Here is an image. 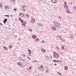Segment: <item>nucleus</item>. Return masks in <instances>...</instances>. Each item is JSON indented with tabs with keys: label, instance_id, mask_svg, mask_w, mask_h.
<instances>
[{
	"label": "nucleus",
	"instance_id": "nucleus-55",
	"mask_svg": "<svg viewBox=\"0 0 76 76\" xmlns=\"http://www.w3.org/2000/svg\"><path fill=\"white\" fill-rule=\"evenodd\" d=\"M58 27H59L60 28V25L59 24H58Z\"/></svg>",
	"mask_w": 76,
	"mask_h": 76
},
{
	"label": "nucleus",
	"instance_id": "nucleus-30",
	"mask_svg": "<svg viewBox=\"0 0 76 76\" xmlns=\"http://www.w3.org/2000/svg\"><path fill=\"white\" fill-rule=\"evenodd\" d=\"M15 1H14L13 0L11 1V2L12 3H15Z\"/></svg>",
	"mask_w": 76,
	"mask_h": 76
},
{
	"label": "nucleus",
	"instance_id": "nucleus-57",
	"mask_svg": "<svg viewBox=\"0 0 76 76\" xmlns=\"http://www.w3.org/2000/svg\"><path fill=\"white\" fill-rule=\"evenodd\" d=\"M70 4H71L72 5V4H73V3H72V2H70Z\"/></svg>",
	"mask_w": 76,
	"mask_h": 76
},
{
	"label": "nucleus",
	"instance_id": "nucleus-5",
	"mask_svg": "<svg viewBox=\"0 0 76 76\" xmlns=\"http://www.w3.org/2000/svg\"><path fill=\"white\" fill-rule=\"evenodd\" d=\"M19 15L21 17H23V16H24V14L22 13H19Z\"/></svg>",
	"mask_w": 76,
	"mask_h": 76
},
{
	"label": "nucleus",
	"instance_id": "nucleus-44",
	"mask_svg": "<svg viewBox=\"0 0 76 76\" xmlns=\"http://www.w3.org/2000/svg\"><path fill=\"white\" fill-rule=\"evenodd\" d=\"M10 16H11V18H13V15H10Z\"/></svg>",
	"mask_w": 76,
	"mask_h": 76
},
{
	"label": "nucleus",
	"instance_id": "nucleus-31",
	"mask_svg": "<svg viewBox=\"0 0 76 76\" xmlns=\"http://www.w3.org/2000/svg\"><path fill=\"white\" fill-rule=\"evenodd\" d=\"M57 53H56V52H53V54H55L56 55V54H57Z\"/></svg>",
	"mask_w": 76,
	"mask_h": 76
},
{
	"label": "nucleus",
	"instance_id": "nucleus-34",
	"mask_svg": "<svg viewBox=\"0 0 76 76\" xmlns=\"http://www.w3.org/2000/svg\"><path fill=\"white\" fill-rule=\"evenodd\" d=\"M21 59V58L20 57H19L18 58V60H20Z\"/></svg>",
	"mask_w": 76,
	"mask_h": 76
},
{
	"label": "nucleus",
	"instance_id": "nucleus-6",
	"mask_svg": "<svg viewBox=\"0 0 76 76\" xmlns=\"http://www.w3.org/2000/svg\"><path fill=\"white\" fill-rule=\"evenodd\" d=\"M19 20H20V21L21 23H22L23 22V21H24V20L21 19V18H20V17L19 18Z\"/></svg>",
	"mask_w": 76,
	"mask_h": 76
},
{
	"label": "nucleus",
	"instance_id": "nucleus-19",
	"mask_svg": "<svg viewBox=\"0 0 76 76\" xmlns=\"http://www.w3.org/2000/svg\"><path fill=\"white\" fill-rule=\"evenodd\" d=\"M32 38H33L34 39H35V38H36V35H33L32 36Z\"/></svg>",
	"mask_w": 76,
	"mask_h": 76
},
{
	"label": "nucleus",
	"instance_id": "nucleus-42",
	"mask_svg": "<svg viewBox=\"0 0 76 76\" xmlns=\"http://www.w3.org/2000/svg\"><path fill=\"white\" fill-rule=\"evenodd\" d=\"M66 9H68V6H67V4H66Z\"/></svg>",
	"mask_w": 76,
	"mask_h": 76
},
{
	"label": "nucleus",
	"instance_id": "nucleus-64",
	"mask_svg": "<svg viewBox=\"0 0 76 76\" xmlns=\"http://www.w3.org/2000/svg\"><path fill=\"white\" fill-rule=\"evenodd\" d=\"M34 76H37V75H34Z\"/></svg>",
	"mask_w": 76,
	"mask_h": 76
},
{
	"label": "nucleus",
	"instance_id": "nucleus-7",
	"mask_svg": "<svg viewBox=\"0 0 76 76\" xmlns=\"http://www.w3.org/2000/svg\"><path fill=\"white\" fill-rule=\"evenodd\" d=\"M28 51L29 52L28 53L29 54H30V55H31V53H32V52H31V50H30V49H28Z\"/></svg>",
	"mask_w": 76,
	"mask_h": 76
},
{
	"label": "nucleus",
	"instance_id": "nucleus-63",
	"mask_svg": "<svg viewBox=\"0 0 76 76\" xmlns=\"http://www.w3.org/2000/svg\"><path fill=\"white\" fill-rule=\"evenodd\" d=\"M54 24L55 25H56V23H54Z\"/></svg>",
	"mask_w": 76,
	"mask_h": 76
},
{
	"label": "nucleus",
	"instance_id": "nucleus-14",
	"mask_svg": "<svg viewBox=\"0 0 76 76\" xmlns=\"http://www.w3.org/2000/svg\"><path fill=\"white\" fill-rule=\"evenodd\" d=\"M17 63L18 65H19V66H20V67H22V66H21L22 65L21 64H20V63H21L17 62Z\"/></svg>",
	"mask_w": 76,
	"mask_h": 76
},
{
	"label": "nucleus",
	"instance_id": "nucleus-33",
	"mask_svg": "<svg viewBox=\"0 0 76 76\" xmlns=\"http://www.w3.org/2000/svg\"><path fill=\"white\" fill-rule=\"evenodd\" d=\"M22 23H23V24H24V23H26V21H23Z\"/></svg>",
	"mask_w": 76,
	"mask_h": 76
},
{
	"label": "nucleus",
	"instance_id": "nucleus-4",
	"mask_svg": "<svg viewBox=\"0 0 76 76\" xmlns=\"http://www.w3.org/2000/svg\"><path fill=\"white\" fill-rule=\"evenodd\" d=\"M74 38V36H73V35L72 34H71L70 36V39H73Z\"/></svg>",
	"mask_w": 76,
	"mask_h": 76
},
{
	"label": "nucleus",
	"instance_id": "nucleus-38",
	"mask_svg": "<svg viewBox=\"0 0 76 76\" xmlns=\"http://www.w3.org/2000/svg\"><path fill=\"white\" fill-rule=\"evenodd\" d=\"M61 17H59V18H58V19H59V20H61Z\"/></svg>",
	"mask_w": 76,
	"mask_h": 76
},
{
	"label": "nucleus",
	"instance_id": "nucleus-60",
	"mask_svg": "<svg viewBox=\"0 0 76 76\" xmlns=\"http://www.w3.org/2000/svg\"><path fill=\"white\" fill-rule=\"evenodd\" d=\"M64 7H66V5H64Z\"/></svg>",
	"mask_w": 76,
	"mask_h": 76
},
{
	"label": "nucleus",
	"instance_id": "nucleus-29",
	"mask_svg": "<svg viewBox=\"0 0 76 76\" xmlns=\"http://www.w3.org/2000/svg\"><path fill=\"white\" fill-rule=\"evenodd\" d=\"M46 61H48V58H47V56H46Z\"/></svg>",
	"mask_w": 76,
	"mask_h": 76
},
{
	"label": "nucleus",
	"instance_id": "nucleus-50",
	"mask_svg": "<svg viewBox=\"0 0 76 76\" xmlns=\"http://www.w3.org/2000/svg\"><path fill=\"white\" fill-rule=\"evenodd\" d=\"M0 25H2V26H4L1 23H0Z\"/></svg>",
	"mask_w": 76,
	"mask_h": 76
},
{
	"label": "nucleus",
	"instance_id": "nucleus-41",
	"mask_svg": "<svg viewBox=\"0 0 76 76\" xmlns=\"http://www.w3.org/2000/svg\"><path fill=\"white\" fill-rule=\"evenodd\" d=\"M27 58H28L30 60H31V58H30L28 57V56L27 57Z\"/></svg>",
	"mask_w": 76,
	"mask_h": 76
},
{
	"label": "nucleus",
	"instance_id": "nucleus-27",
	"mask_svg": "<svg viewBox=\"0 0 76 76\" xmlns=\"http://www.w3.org/2000/svg\"><path fill=\"white\" fill-rule=\"evenodd\" d=\"M53 62H54L55 63H56L57 62V60L54 59L53 60Z\"/></svg>",
	"mask_w": 76,
	"mask_h": 76
},
{
	"label": "nucleus",
	"instance_id": "nucleus-15",
	"mask_svg": "<svg viewBox=\"0 0 76 76\" xmlns=\"http://www.w3.org/2000/svg\"><path fill=\"white\" fill-rule=\"evenodd\" d=\"M55 55H56V57H58V58H59L60 57V55H59V54H58V53H57Z\"/></svg>",
	"mask_w": 76,
	"mask_h": 76
},
{
	"label": "nucleus",
	"instance_id": "nucleus-36",
	"mask_svg": "<svg viewBox=\"0 0 76 76\" xmlns=\"http://www.w3.org/2000/svg\"><path fill=\"white\" fill-rule=\"evenodd\" d=\"M26 16L27 18H29V15H28V14H26Z\"/></svg>",
	"mask_w": 76,
	"mask_h": 76
},
{
	"label": "nucleus",
	"instance_id": "nucleus-37",
	"mask_svg": "<svg viewBox=\"0 0 76 76\" xmlns=\"http://www.w3.org/2000/svg\"><path fill=\"white\" fill-rule=\"evenodd\" d=\"M14 11H16V10H17V9L15 8L14 9Z\"/></svg>",
	"mask_w": 76,
	"mask_h": 76
},
{
	"label": "nucleus",
	"instance_id": "nucleus-58",
	"mask_svg": "<svg viewBox=\"0 0 76 76\" xmlns=\"http://www.w3.org/2000/svg\"><path fill=\"white\" fill-rule=\"evenodd\" d=\"M74 9H76V7H74Z\"/></svg>",
	"mask_w": 76,
	"mask_h": 76
},
{
	"label": "nucleus",
	"instance_id": "nucleus-51",
	"mask_svg": "<svg viewBox=\"0 0 76 76\" xmlns=\"http://www.w3.org/2000/svg\"><path fill=\"white\" fill-rule=\"evenodd\" d=\"M56 48H57V49H58H58H59V48H58L57 47H56Z\"/></svg>",
	"mask_w": 76,
	"mask_h": 76
},
{
	"label": "nucleus",
	"instance_id": "nucleus-43",
	"mask_svg": "<svg viewBox=\"0 0 76 76\" xmlns=\"http://www.w3.org/2000/svg\"><path fill=\"white\" fill-rule=\"evenodd\" d=\"M32 63H35V61L33 60L32 61Z\"/></svg>",
	"mask_w": 76,
	"mask_h": 76
},
{
	"label": "nucleus",
	"instance_id": "nucleus-28",
	"mask_svg": "<svg viewBox=\"0 0 76 76\" xmlns=\"http://www.w3.org/2000/svg\"><path fill=\"white\" fill-rule=\"evenodd\" d=\"M23 12H25L26 11V10H25V8H23Z\"/></svg>",
	"mask_w": 76,
	"mask_h": 76
},
{
	"label": "nucleus",
	"instance_id": "nucleus-61",
	"mask_svg": "<svg viewBox=\"0 0 76 76\" xmlns=\"http://www.w3.org/2000/svg\"><path fill=\"white\" fill-rule=\"evenodd\" d=\"M14 1H16V0H13Z\"/></svg>",
	"mask_w": 76,
	"mask_h": 76
},
{
	"label": "nucleus",
	"instance_id": "nucleus-11",
	"mask_svg": "<svg viewBox=\"0 0 76 76\" xmlns=\"http://www.w3.org/2000/svg\"><path fill=\"white\" fill-rule=\"evenodd\" d=\"M12 46H13L12 45H10L8 47V48H12Z\"/></svg>",
	"mask_w": 76,
	"mask_h": 76
},
{
	"label": "nucleus",
	"instance_id": "nucleus-23",
	"mask_svg": "<svg viewBox=\"0 0 76 76\" xmlns=\"http://www.w3.org/2000/svg\"><path fill=\"white\" fill-rule=\"evenodd\" d=\"M60 62H61V60H59L57 61H56V62L57 63H60Z\"/></svg>",
	"mask_w": 76,
	"mask_h": 76
},
{
	"label": "nucleus",
	"instance_id": "nucleus-9",
	"mask_svg": "<svg viewBox=\"0 0 76 76\" xmlns=\"http://www.w3.org/2000/svg\"><path fill=\"white\" fill-rule=\"evenodd\" d=\"M52 29L53 31H56V28L54 27H52Z\"/></svg>",
	"mask_w": 76,
	"mask_h": 76
},
{
	"label": "nucleus",
	"instance_id": "nucleus-54",
	"mask_svg": "<svg viewBox=\"0 0 76 76\" xmlns=\"http://www.w3.org/2000/svg\"><path fill=\"white\" fill-rule=\"evenodd\" d=\"M42 66L41 65V66H39V67H40V68H41L42 67Z\"/></svg>",
	"mask_w": 76,
	"mask_h": 76
},
{
	"label": "nucleus",
	"instance_id": "nucleus-53",
	"mask_svg": "<svg viewBox=\"0 0 76 76\" xmlns=\"http://www.w3.org/2000/svg\"><path fill=\"white\" fill-rule=\"evenodd\" d=\"M53 23H57V22H56L54 21H53Z\"/></svg>",
	"mask_w": 76,
	"mask_h": 76
},
{
	"label": "nucleus",
	"instance_id": "nucleus-13",
	"mask_svg": "<svg viewBox=\"0 0 76 76\" xmlns=\"http://www.w3.org/2000/svg\"><path fill=\"white\" fill-rule=\"evenodd\" d=\"M66 12H67V13H70V10L69 9H67L66 10Z\"/></svg>",
	"mask_w": 76,
	"mask_h": 76
},
{
	"label": "nucleus",
	"instance_id": "nucleus-20",
	"mask_svg": "<svg viewBox=\"0 0 76 76\" xmlns=\"http://www.w3.org/2000/svg\"><path fill=\"white\" fill-rule=\"evenodd\" d=\"M64 69L65 70H68V67L67 66H65Z\"/></svg>",
	"mask_w": 76,
	"mask_h": 76
},
{
	"label": "nucleus",
	"instance_id": "nucleus-46",
	"mask_svg": "<svg viewBox=\"0 0 76 76\" xmlns=\"http://www.w3.org/2000/svg\"><path fill=\"white\" fill-rule=\"evenodd\" d=\"M17 37H18V36L16 35L15 37V38H17Z\"/></svg>",
	"mask_w": 76,
	"mask_h": 76
},
{
	"label": "nucleus",
	"instance_id": "nucleus-10",
	"mask_svg": "<svg viewBox=\"0 0 76 76\" xmlns=\"http://www.w3.org/2000/svg\"><path fill=\"white\" fill-rule=\"evenodd\" d=\"M7 18H5V19H4V23H6V22H7Z\"/></svg>",
	"mask_w": 76,
	"mask_h": 76
},
{
	"label": "nucleus",
	"instance_id": "nucleus-1",
	"mask_svg": "<svg viewBox=\"0 0 76 76\" xmlns=\"http://www.w3.org/2000/svg\"><path fill=\"white\" fill-rule=\"evenodd\" d=\"M61 49H62L63 50H65V51H66V49H67L66 48V47L62 46H61Z\"/></svg>",
	"mask_w": 76,
	"mask_h": 76
},
{
	"label": "nucleus",
	"instance_id": "nucleus-8",
	"mask_svg": "<svg viewBox=\"0 0 76 76\" xmlns=\"http://www.w3.org/2000/svg\"><path fill=\"white\" fill-rule=\"evenodd\" d=\"M39 41V39L38 38H37L34 40L35 42H38V41Z\"/></svg>",
	"mask_w": 76,
	"mask_h": 76
},
{
	"label": "nucleus",
	"instance_id": "nucleus-47",
	"mask_svg": "<svg viewBox=\"0 0 76 76\" xmlns=\"http://www.w3.org/2000/svg\"><path fill=\"white\" fill-rule=\"evenodd\" d=\"M64 5H66V2H64Z\"/></svg>",
	"mask_w": 76,
	"mask_h": 76
},
{
	"label": "nucleus",
	"instance_id": "nucleus-39",
	"mask_svg": "<svg viewBox=\"0 0 76 76\" xmlns=\"http://www.w3.org/2000/svg\"><path fill=\"white\" fill-rule=\"evenodd\" d=\"M32 69V66H31L29 67V69Z\"/></svg>",
	"mask_w": 76,
	"mask_h": 76
},
{
	"label": "nucleus",
	"instance_id": "nucleus-35",
	"mask_svg": "<svg viewBox=\"0 0 76 76\" xmlns=\"http://www.w3.org/2000/svg\"><path fill=\"white\" fill-rule=\"evenodd\" d=\"M56 55L54 54L53 55V57H54V58H56Z\"/></svg>",
	"mask_w": 76,
	"mask_h": 76
},
{
	"label": "nucleus",
	"instance_id": "nucleus-12",
	"mask_svg": "<svg viewBox=\"0 0 76 76\" xmlns=\"http://www.w3.org/2000/svg\"><path fill=\"white\" fill-rule=\"evenodd\" d=\"M22 25H24L23 26H23V28H25V27L26 26V23L23 24L22 23Z\"/></svg>",
	"mask_w": 76,
	"mask_h": 76
},
{
	"label": "nucleus",
	"instance_id": "nucleus-45",
	"mask_svg": "<svg viewBox=\"0 0 76 76\" xmlns=\"http://www.w3.org/2000/svg\"><path fill=\"white\" fill-rule=\"evenodd\" d=\"M38 25L39 26H40L41 25V23H39L38 24Z\"/></svg>",
	"mask_w": 76,
	"mask_h": 76
},
{
	"label": "nucleus",
	"instance_id": "nucleus-21",
	"mask_svg": "<svg viewBox=\"0 0 76 76\" xmlns=\"http://www.w3.org/2000/svg\"><path fill=\"white\" fill-rule=\"evenodd\" d=\"M22 7L23 8H25L26 9V7L25 6L23 5L22 6Z\"/></svg>",
	"mask_w": 76,
	"mask_h": 76
},
{
	"label": "nucleus",
	"instance_id": "nucleus-26",
	"mask_svg": "<svg viewBox=\"0 0 76 76\" xmlns=\"http://www.w3.org/2000/svg\"><path fill=\"white\" fill-rule=\"evenodd\" d=\"M22 56L23 57H25L26 56L24 54H22Z\"/></svg>",
	"mask_w": 76,
	"mask_h": 76
},
{
	"label": "nucleus",
	"instance_id": "nucleus-56",
	"mask_svg": "<svg viewBox=\"0 0 76 76\" xmlns=\"http://www.w3.org/2000/svg\"><path fill=\"white\" fill-rule=\"evenodd\" d=\"M54 65H55V66H57V64H54Z\"/></svg>",
	"mask_w": 76,
	"mask_h": 76
},
{
	"label": "nucleus",
	"instance_id": "nucleus-49",
	"mask_svg": "<svg viewBox=\"0 0 76 76\" xmlns=\"http://www.w3.org/2000/svg\"><path fill=\"white\" fill-rule=\"evenodd\" d=\"M46 73H48V70H46Z\"/></svg>",
	"mask_w": 76,
	"mask_h": 76
},
{
	"label": "nucleus",
	"instance_id": "nucleus-62",
	"mask_svg": "<svg viewBox=\"0 0 76 76\" xmlns=\"http://www.w3.org/2000/svg\"><path fill=\"white\" fill-rule=\"evenodd\" d=\"M40 26H42V25H40Z\"/></svg>",
	"mask_w": 76,
	"mask_h": 76
},
{
	"label": "nucleus",
	"instance_id": "nucleus-25",
	"mask_svg": "<svg viewBox=\"0 0 76 76\" xmlns=\"http://www.w3.org/2000/svg\"><path fill=\"white\" fill-rule=\"evenodd\" d=\"M6 16V17H8V18H9V15H4V16Z\"/></svg>",
	"mask_w": 76,
	"mask_h": 76
},
{
	"label": "nucleus",
	"instance_id": "nucleus-40",
	"mask_svg": "<svg viewBox=\"0 0 76 76\" xmlns=\"http://www.w3.org/2000/svg\"><path fill=\"white\" fill-rule=\"evenodd\" d=\"M7 7H8V6L7 5H6V7H5V9H7Z\"/></svg>",
	"mask_w": 76,
	"mask_h": 76
},
{
	"label": "nucleus",
	"instance_id": "nucleus-18",
	"mask_svg": "<svg viewBox=\"0 0 76 76\" xmlns=\"http://www.w3.org/2000/svg\"><path fill=\"white\" fill-rule=\"evenodd\" d=\"M34 20H35L34 19H32L31 20V22H32V23H34Z\"/></svg>",
	"mask_w": 76,
	"mask_h": 76
},
{
	"label": "nucleus",
	"instance_id": "nucleus-52",
	"mask_svg": "<svg viewBox=\"0 0 76 76\" xmlns=\"http://www.w3.org/2000/svg\"><path fill=\"white\" fill-rule=\"evenodd\" d=\"M42 43H45V42L44 41H42Z\"/></svg>",
	"mask_w": 76,
	"mask_h": 76
},
{
	"label": "nucleus",
	"instance_id": "nucleus-2",
	"mask_svg": "<svg viewBox=\"0 0 76 76\" xmlns=\"http://www.w3.org/2000/svg\"><path fill=\"white\" fill-rule=\"evenodd\" d=\"M38 70H39V71H42V72H44V69H43L41 67H38Z\"/></svg>",
	"mask_w": 76,
	"mask_h": 76
},
{
	"label": "nucleus",
	"instance_id": "nucleus-3",
	"mask_svg": "<svg viewBox=\"0 0 76 76\" xmlns=\"http://www.w3.org/2000/svg\"><path fill=\"white\" fill-rule=\"evenodd\" d=\"M61 36H57L56 37V39H58V40H60V39H61Z\"/></svg>",
	"mask_w": 76,
	"mask_h": 76
},
{
	"label": "nucleus",
	"instance_id": "nucleus-32",
	"mask_svg": "<svg viewBox=\"0 0 76 76\" xmlns=\"http://www.w3.org/2000/svg\"><path fill=\"white\" fill-rule=\"evenodd\" d=\"M28 30L30 32H32V30L31 29H30V28H29L28 29Z\"/></svg>",
	"mask_w": 76,
	"mask_h": 76
},
{
	"label": "nucleus",
	"instance_id": "nucleus-16",
	"mask_svg": "<svg viewBox=\"0 0 76 76\" xmlns=\"http://www.w3.org/2000/svg\"><path fill=\"white\" fill-rule=\"evenodd\" d=\"M41 51L42 52H43V53H45V50L43 48L41 50Z\"/></svg>",
	"mask_w": 76,
	"mask_h": 76
},
{
	"label": "nucleus",
	"instance_id": "nucleus-22",
	"mask_svg": "<svg viewBox=\"0 0 76 76\" xmlns=\"http://www.w3.org/2000/svg\"><path fill=\"white\" fill-rule=\"evenodd\" d=\"M58 75H60V76H62V74H61V73H60V72H58Z\"/></svg>",
	"mask_w": 76,
	"mask_h": 76
},
{
	"label": "nucleus",
	"instance_id": "nucleus-48",
	"mask_svg": "<svg viewBox=\"0 0 76 76\" xmlns=\"http://www.w3.org/2000/svg\"><path fill=\"white\" fill-rule=\"evenodd\" d=\"M41 68L43 69H44V67H43V66H42V67Z\"/></svg>",
	"mask_w": 76,
	"mask_h": 76
},
{
	"label": "nucleus",
	"instance_id": "nucleus-17",
	"mask_svg": "<svg viewBox=\"0 0 76 76\" xmlns=\"http://www.w3.org/2000/svg\"><path fill=\"white\" fill-rule=\"evenodd\" d=\"M3 48L5 50H7V48L5 46L3 47Z\"/></svg>",
	"mask_w": 76,
	"mask_h": 76
},
{
	"label": "nucleus",
	"instance_id": "nucleus-24",
	"mask_svg": "<svg viewBox=\"0 0 76 76\" xmlns=\"http://www.w3.org/2000/svg\"><path fill=\"white\" fill-rule=\"evenodd\" d=\"M51 1L53 3H56V2H55V1H53V0H51Z\"/></svg>",
	"mask_w": 76,
	"mask_h": 76
},
{
	"label": "nucleus",
	"instance_id": "nucleus-59",
	"mask_svg": "<svg viewBox=\"0 0 76 76\" xmlns=\"http://www.w3.org/2000/svg\"><path fill=\"white\" fill-rule=\"evenodd\" d=\"M56 25H57L58 24V23L56 22Z\"/></svg>",
	"mask_w": 76,
	"mask_h": 76
}]
</instances>
